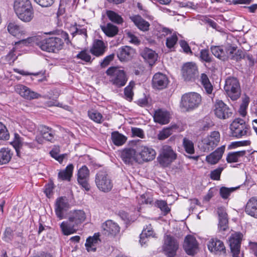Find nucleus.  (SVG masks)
I'll list each match as a JSON object with an SVG mask.
<instances>
[{
    "instance_id": "nucleus-6",
    "label": "nucleus",
    "mask_w": 257,
    "mask_h": 257,
    "mask_svg": "<svg viewBox=\"0 0 257 257\" xmlns=\"http://www.w3.org/2000/svg\"><path fill=\"white\" fill-rule=\"evenodd\" d=\"M95 182L98 189L103 192H109L113 187L112 181L105 171H100L96 174Z\"/></svg>"
},
{
    "instance_id": "nucleus-25",
    "label": "nucleus",
    "mask_w": 257,
    "mask_h": 257,
    "mask_svg": "<svg viewBox=\"0 0 257 257\" xmlns=\"http://www.w3.org/2000/svg\"><path fill=\"white\" fill-rule=\"evenodd\" d=\"M85 213L83 210H74L70 213L68 217L69 220L74 223L77 226L81 224L85 219Z\"/></svg>"
},
{
    "instance_id": "nucleus-48",
    "label": "nucleus",
    "mask_w": 257,
    "mask_h": 257,
    "mask_svg": "<svg viewBox=\"0 0 257 257\" xmlns=\"http://www.w3.org/2000/svg\"><path fill=\"white\" fill-rule=\"evenodd\" d=\"M59 149L58 148H54L50 152L51 156L61 164L64 159L66 157V154H59Z\"/></svg>"
},
{
    "instance_id": "nucleus-37",
    "label": "nucleus",
    "mask_w": 257,
    "mask_h": 257,
    "mask_svg": "<svg viewBox=\"0 0 257 257\" xmlns=\"http://www.w3.org/2000/svg\"><path fill=\"white\" fill-rule=\"evenodd\" d=\"M13 153L9 148L0 150V165L8 163L12 159Z\"/></svg>"
},
{
    "instance_id": "nucleus-34",
    "label": "nucleus",
    "mask_w": 257,
    "mask_h": 257,
    "mask_svg": "<svg viewBox=\"0 0 257 257\" xmlns=\"http://www.w3.org/2000/svg\"><path fill=\"white\" fill-rule=\"evenodd\" d=\"M74 166L70 164L66 168L59 171L58 174V178L61 181H70L72 176Z\"/></svg>"
},
{
    "instance_id": "nucleus-47",
    "label": "nucleus",
    "mask_w": 257,
    "mask_h": 257,
    "mask_svg": "<svg viewBox=\"0 0 257 257\" xmlns=\"http://www.w3.org/2000/svg\"><path fill=\"white\" fill-rule=\"evenodd\" d=\"M111 139L114 144L116 146H121L126 141V138L118 132L112 133Z\"/></svg>"
},
{
    "instance_id": "nucleus-64",
    "label": "nucleus",
    "mask_w": 257,
    "mask_h": 257,
    "mask_svg": "<svg viewBox=\"0 0 257 257\" xmlns=\"http://www.w3.org/2000/svg\"><path fill=\"white\" fill-rule=\"evenodd\" d=\"M142 232H145L146 233L145 235L148 237L152 236L153 237H156V234L154 232V230L151 224L147 226L146 228H144Z\"/></svg>"
},
{
    "instance_id": "nucleus-14",
    "label": "nucleus",
    "mask_w": 257,
    "mask_h": 257,
    "mask_svg": "<svg viewBox=\"0 0 257 257\" xmlns=\"http://www.w3.org/2000/svg\"><path fill=\"white\" fill-rule=\"evenodd\" d=\"M16 91L26 99L32 100L41 97V94L31 90L23 84H18L15 86Z\"/></svg>"
},
{
    "instance_id": "nucleus-35",
    "label": "nucleus",
    "mask_w": 257,
    "mask_h": 257,
    "mask_svg": "<svg viewBox=\"0 0 257 257\" xmlns=\"http://www.w3.org/2000/svg\"><path fill=\"white\" fill-rule=\"evenodd\" d=\"M40 132L43 138L46 141L53 142L55 140V131L52 128L43 125L41 127Z\"/></svg>"
},
{
    "instance_id": "nucleus-57",
    "label": "nucleus",
    "mask_w": 257,
    "mask_h": 257,
    "mask_svg": "<svg viewBox=\"0 0 257 257\" xmlns=\"http://www.w3.org/2000/svg\"><path fill=\"white\" fill-rule=\"evenodd\" d=\"M183 146L186 152L189 154H193V143L186 138L183 139Z\"/></svg>"
},
{
    "instance_id": "nucleus-7",
    "label": "nucleus",
    "mask_w": 257,
    "mask_h": 257,
    "mask_svg": "<svg viewBox=\"0 0 257 257\" xmlns=\"http://www.w3.org/2000/svg\"><path fill=\"white\" fill-rule=\"evenodd\" d=\"M11 144L15 149L17 155L19 157H21L22 154L25 153V150L26 148L32 149L36 147L35 142H25L24 138L17 133H15L14 140Z\"/></svg>"
},
{
    "instance_id": "nucleus-52",
    "label": "nucleus",
    "mask_w": 257,
    "mask_h": 257,
    "mask_svg": "<svg viewBox=\"0 0 257 257\" xmlns=\"http://www.w3.org/2000/svg\"><path fill=\"white\" fill-rule=\"evenodd\" d=\"M156 206L159 208L165 214L168 213L170 209L168 207L167 202L163 200H157L156 202Z\"/></svg>"
},
{
    "instance_id": "nucleus-18",
    "label": "nucleus",
    "mask_w": 257,
    "mask_h": 257,
    "mask_svg": "<svg viewBox=\"0 0 257 257\" xmlns=\"http://www.w3.org/2000/svg\"><path fill=\"white\" fill-rule=\"evenodd\" d=\"M167 76L162 73H156L152 79V85L155 88L163 89L166 88L168 84Z\"/></svg>"
},
{
    "instance_id": "nucleus-41",
    "label": "nucleus",
    "mask_w": 257,
    "mask_h": 257,
    "mask_svg": "<svg viewBox=\"0 0 257 257\" xmlns=\"http://www.w3.org/2000/svg\"><path fill=\"white\" fill-rule=\"evenodd\" d=\"M32 7L30 0H15L14 9L15 12Z\"/></svg>"
},
{
    "instance_id": "nucleus-21",
    "label": "nucleus",
    "mask_w": 257,
    "mask_h": 257,
    "mask_svg": "<svg viewBox=\"0 0 257 257\" xmlns=\"http://www.w3.org/2000/svg\"><path fill=\"white\" fill-rule=\"evenodd\" d=\"M218 215V229L220 231H225L228 228L227 214L224 207H220L217 208Z\"/></svg>"
},
{
    "instance_id": "nucleus-60",
    "label": "nucleus",
    "mask_w": 257,
    "mask_h": 257,
    "mask_svg": "<svg viewBox=\"0 0 257 257\" xmlns=\"http://www.w3.org/2000/svg\"><path fill=\"white\" fill-rule=\"evenodd\" d=\"M202 98L201 95L194 92V109L199 107L202 105Z\"/></svg>"
},
{
    "instance_id": "nucleus-50",
    "label": "nucleus",
    "mask_w": 257,
    "mask_h": 257,
    "mask_svg": "<svg viewBox=\"0 0 257 257\" xmlns=\"http://www.w3.org/2000/svg\"><path fill=\"white\" fill-rule=\"evenodd\" d=\"M174 126L166 127L160 131L158 135V138L160 140H164L173 134Z\"/></svg>"
},
{
    "instance_id": "nucleus-40",
    "label": "nucleus",
    "mask_w": 257,
    "mask_h": 257,
    "mask_svg": "<svg viewBox=\"0 0 257 257\" xmlns=\"http://www.w3.org/2000/svg\"><path fill=\"white\" fill-rule=\"evenodd\" d=\"M183 247L188 255H193V236L187 235L184 239Z\"/></svg>"
},
{
    "instance_id": "nucleus-39",
    "label": "nucleus",
    "mask_w": 257,
    "mask_h": 257,
    "mask_svg": "<svg viewBox=\"0 0 257 257\" xmlns=\"http://www.w3.org/2000/svg\"><path fill=\"white\" fill-rule=\"evenodd\" d=\"M101 30L104 34L112 37L116 35L118 33V28L111 23H108L106 26H101Z\"/></svg>"
},
{
    "instance_id": "nucleus-43",
    "label": "nucleus",
    "mask_w": 257,
    "mask_h": 257,
    "mask_svg": "<svg viewBox=\"0 0 257 257\" xmlns=\"http://www.w3.org/2000/svg\"><path fill=\"white\" fill-rule=\"evenodd\" d=\"M225 47L212 46L211 47L212 53L217 58L222 60H226V56L225 54Z\"/></svg>"
},
{
    "instance_id": "nucleus-10",
    "label": "nucleus",
    "mask_w": 257,
    "mask_h": 257,
    "mask_svg": "<svg viewBox=\"0 0 257 257\" xmlns=\"http://www.w3.org/2000/svg\"><path fill=\"white\" fill-rule=\"evenodd\" d=\"M176 158V154L171 147L165 145L162 148V152L158 158L159 163L166 167L170 164Z\"/></svg>"
},
{
    "instance_id": "nucleus-9",
    "label": "nucleus",
    "mask_w": 257,
    "mask_h": 257,
    "mask_svg": "<svg viewBox=\"0 0 257 257\" xmlns=\"http://www.w3.org/2000/svg\"><path fill=\"white\" fill-rule=\"evenodd\" d=\"M179 248V242L174 237L170 235L164 237L163 249L168 257H174Z\"/></svg>"
},
{
    "instance_id": "nucleus-24",
    "label": "nucleus",
    "mask_w": 257,
    "mask_h": 257,
    "mask_svg": "<svg viewBox=\"0 0 257 257\" xmlns=\"http://www.w3.org/2000/svg\"><path fill=\"white\" fill-rule=\"evenodd\" d=\"M15 13L18 18L25 23L31 22L34 18V13L33 7Z\"/></svg>"
},
{
    "instance_id": "nucleus-46",
    "label": "nucleus",
    "mask_w": 257,
    "mask_h": 257,
    "mask_svg": "<svg viewBox=\"0 0 257 257\" xmlns=\"http://www.w3.org/2000/svg\"><path fill=\"white\" fill-rule=\"evenodd\" d=\"M135 85V82L131 81L130 82L129 84L124 89L125 98L129 101H131L133 100L134 96L133 89Z\"/></svg>"
},
{
    "instance_id": "nucleus-56",
    "label": "nucleus",
    "mask_w": 257,
    "mask_h": 257,
    "mask_svg": "<svg viewBox=\"0 0 257 257\" xmlns=\"http://www.w3.org/2000/svg\"><path fill=\"white\" fill-rule=\"evenodd\" d=\"M250 142L249 141H241L232 142L228 146L229 149L236 148L240 146H246L249 145Z\"/></svg>"
},
{
    "instance_id": "nucleus-61",
    "label": "nucleus",
    "mask_w": 257,
    "mask_h": 257,
    "mask_svg": "<svg viewBox=\"0 0 257 257\" xmlns=\"http://www.w3.org/2000/svg\"><path fill=\"white\" fill-rule=\"evenodd\" d=\"M223 170L222 168H218L210 173V177L214 180H218L220 179L221 173Z\"/></svg>"
},
{
    "instance_id": "nucleus-17",
    "label": "nucleus",
    "mask_w": 257,
    "mask_h": 257,
    "mask_svg": "<svg viewBox=\"0 0 257 257\" xmlns=\"http://www.w3.org/2000/svg\"><path fill=\"white\" fill-rule=\"evenodd\" d=\"M209 250L215 254H219L225 253V247L223 242L217 239H210L207 244Z\"/></svg>"
},
{
    "instance_id": "nucleus-30",
    "label": "nucleus",
    "mask_w": 257,
    "mask_h": 257,
    "mask_svg": "<svg viewBox=\"0 0 257 257\" xmlns=\"http://www.w3.org/2000/svg\"><path fill=\"white\" fill-rule=\"evenodd\" d=\"M182 79L185 81H189L193 77V63L187 62L183 64L181 70Z\"/></svg>"
},
{
    "instance_id": "nucleus-1",
    "label": "nucleus",
    "mask_w": 257,
    "mask_h": 257,
    "mask_svg": "<svg viewBox=\"0 0 257 257\" xmlns=\"http://www.w3.org/2000/svg\"><path fill=\"white\" fill-rule=\"evenodd\" d=\"M106 73L109 76V82L117 88L124 86L127 81L128 77L125 72L118 67H109Z\"/></svg>"
},
{
    "instance_id": "nucleus-42",
    "label": "nucleus",
    "mask_w": 257,
    "mask_h": 257,
    "mask_svg": "<svg viewBox=\"0 0 257 257\" xmlns=\"http://www.w3.org/2000/svg\"><path fill=\"white\" fill-rule=\"evenodd\" d=\"M246 151H240L229 153L226 157V161L228 163L237 162L239 159L245 155Z\"/></svg>"
},
{
    "instance_id": "nucleus-11",
    "label": "nucleus",
    "mask_w": 257,
    "mask_h": 257,
    "mask_svg": "<svg viewBox=\"0 0 257 257\" xmlns=\"http://www.w3.org/2000/svg\"><path fill=\"white\" fill-rule=\"evenodd\" d=\"M90 172L87 167L82 166L77 171V180L78 183L86 191H89L90 188L88 183L89 180Z\"/></svg>"
},
{
    "instance_id": "nucleus-8",
    "label": "nucleus",
    "mask_w": 257,
    "mask_h": 257,
    "mask_svg": "<svg viewBox=\"0 0 257 257\" xmlns=\"http://www.w3.org/2000/svg\"><path fill=\"white\" fill-rule=\"evenodd\" d=\"M215 115L220 119H226L232 114L231 108L221 100H216L214 104Z\"/></svg>"
},
{
    "instance_id": "nucleus-23",
    "label": "nucleus",
    "mask_w": 257,
    "mask_h": 257,
    "mask_svg": "<svg viewBox=\"0 0 257 257\" xmlns=\"http://www.w3.org/2000/svg\"><path fill=\"white\" fill-rule=\"evenodd\" d=\"M130 19L139 30L144 32L149 30L150 26L149 23L143 19L141 16L139 15H133L130 16Z\"/></svg>"
},
{
    "instance_id": "nucleus-32",
    "label": "nucleus",
    "mask_w": 257,
    "mask_h": 257,
    "mask_svg": "<svg viewBox=\"0 0 257 257\" xmlns=\"http://www.w3.org/2000/svg\"><path fill=\"white\" fill-rule=\"evenodd\" d=\"M100 241L98 233H94L93 236H89L86 239L85 245L88 251H95L96 246Z\"/></svg>"
},
{
    "instance_id": "nucleus-22",
    "label": "nucleus",
    "mask_w": 257,
    "mask_h": 257,
    "mask_svg": "<svg viewBox=\"0 0 257 257\" xmlns=\"http://www.w3.org/2000/svg\"><path fill=\"white\" fill-rule=\"evenodd\" d=\"M180 106L182 111H188L193 108V94L191 92L185 93L182 96Z\"/></svg>"
},
{
    "instance_id": "nucleus-59",
    "label": "nucleus",
    "mask_w": 257,
    "mask_h": 257,
    "mask_svg": "<svg viewBox=\"0 0 257 257\" xmlns=\"http://www.w3.org/2000/svg\"><path fill=\"white\" fill-rule=\"evenodd\" d=\"M34 2L43 8H47L51 6L55 0H34Z\"/></svg>"
},
{
    "instance_id": "nucleus-12",
    "label": "nucleus",
    "mask_w": 257,
    "mask_h": 257,
    "mask_svg": "<svg viewBox=\"0 0 257 257\" xmlns=\"http://www.w3.org/2000/svg\"><path fill=\"white\" fill-rule=\"evenodd\" d=\"M70 205L66 197H60L56 202L55 213L58 218L62 219L66 218V213L69 209Z\"/></svg>"
},
{
    "instance_id": "nucleus-63",
    "label": "nucleus",
    "mask_w": 257,
    "mask_h": 257,
    "mask_svg": "<svg viewBox=\"0 0 257 257\" xmlns=\"http://www.w3.org/2000/svg\"><path fill=\"white\" fill-rule=\"evenodd\" d=\"M132 133L134 136L138 137L141 138H144V133L143 130L137 128V127H132Z\"/></svg>"
},
{
    "instance_id": "nucleus-13",
    "label": "nucleus",
    "mask_w": 257,
    "mask_h": 257,
    "mask_svg": "<svg viewBox=\"0 0 257 257\" xmlns=\"http://www.w3.org/2000/svg\"><path fill=\"white\" fill-rule=\"evenodd\" d=\"M243 235L240 232H235L230 237L229 241L233 257H239L241 241Z\"/></svg>"
},
{
    "instance_id": "nucleus-38",
    "label": "nucleus",
    "mask_w": 257,
    "mask_h": 257,
    "mask_svg": "<svg viewBox=\"0 0 257 257\" xmlns=\"http://www.w3.org/2000/svg\"><path fill=\"white\" fill-rule=\"evenodd\" d=\"M133 50L128 46L120 48L117 52V57L120 61L128 59L132 55Z\"/></svg>"
},
{
    "instance_id": "nucleus-44",
    "label": "nucleus",
    "mask_w": 257,
    "mask_h": 257,
    "mask_svg": "<svg viewBox=\"0 0 257 257\" xmlns=\"http://www.w3.org/2000/svg\"><path fill=\"white\" fill-rule=\"evenodd\" d=\"M106 14L109 20L112 22L117 24H121L123 23L122 18L115 12L108 10L106 11Z\"/></svg>"
},
{
    "instance_id": "nucleus-28",
    "label": "nucleus",
    "mask_w": 257,
    "mask_h": 257,
    "mask_svg": "<svg viewBox=\"0 0 257 257\" xmlns=\"http://www.w3.org/2000/svg\"><path fill=\"white\" fill-rule=\"evenodd\" d=\"M141 56L151 66L155 64L158 58V55L155 51L148 48H145L142 51Z\"/></svg>"
},
{
    "instance_id": "nucleus-62",
    "label": "nucleus",
    "mask_w": 257,
    "mask_h": 257,
    "mask_svg": "<svg viewBox=\"0 0 257 257\" xmlns=\"http://www.w3.org/2000/svg\"><path fill=\"white\" fill-rule=\"evenodd\" d=\"M200 58L206 62H210L211 60L209 54L208 50L206 49L202 50L200 52Z\"/></svg>"
},
{
    "instance_id": "nucleus-49",
    "label": "nucleus",
    "mask_w": 257,
    "mask_h": 257,
    "mask_svg": "<svg viewBox=\"0 0 257 257\" xmlns=\"http://www.w3.org/2000/svg\"><path fill=\"white\" fill-rule=\"evenodd\" d=\"M239 188V186L235 187L227 188L222 187L220 189V195L223 199H227L230 195V193Z\"/></svg>"
},
{
    "instance_id": "nucleus-54",
    "label": "nucleus",
    "mask_w": 257,
    "mask_h": 257,
    "mask_svg": "<svg viewBox=\"0 0 257 257\" xmlns=\"http://www.w3.org/2000/svg\"><path fill=\"white\" fill-rule=\"evenodd\" d=\"M178 41V37L176 34H173L171 36L169 37L166 39V46L171 49L173 48Z\"/></svg>"
},
{
    "instance_id": "nucleus-58",
    "label": "nucleus",
    "mask_w": 257,
    "mask_h": 257,
    "mask_svg": "<svg viewBox=\"0 0 257 257\" xmlns=\"http://www.w3.org/2000/svg\"><path fill=\"white\" fill-rule=\"evenodd\" d=\"M13 239V231L10 227H7L4 234V240L10 242Z\"/></svg>"
},
{
    "instance_id": "nucleus-53",
    "label": "nucleus",
    "mask_w": 257,
    "mask_h": 257,
    "mask_svg": "<svg viewBox=\"0 0 257 257\" xmlns=\"http://www.w3.org/2000/svg\"><path fill=\"white\" fill-rule=\"evenodd\" d=\"M10 135L6 126L0 122V140H8Z\"/></svg>"
},
{
    "instance_id": "nucleus-33",
    "label": "nucleus",
    "mask_w": 257,
    "mask_h": 257,
    "mask_svg": "<svg viewBox=\"0 0 257 257\" xmlns=\"http://www.w3.org/2000/svg\"><path fill=\"white\" fill-rule=\"evenodd\" d=\"M7 29L8 32L15 37H21L26 33L24 28L15 23H9Z\"/></svg>"
},
{
    "instance_id": "nucleus-3",
    "label": "nucleus",
    "mask_w": 257,
    "mask_h": 257,
    "mask_svg": "<svg viewBox=\"0 0 257 257\" xmlns=\"http://www.w3.org/2000/svg\"><path fill=\"white\" fill-rule=\"evenodd\" d=\"M220 140V133L214 131L211 132L198 143V147L203 152H209L216 148Z\"/></svg>"
},
{
    "instance_id": "nucleus-5",
    "label": "nucleus",
    "mask_w": 257,
    "mask_h": 257,
    "mask_svg": "<svg viewBox=\"0 0 257 257\" xmlns=\"http://www.w3.org/2000/svg\"><path fill=\"white\" fill-rule=\"evenodd\" d=\"M231 136L236 138H240L246 136L249 133V126L245 121L240 118L235 119L230 125Z\"/></svg>"
},
{
    "instance_id": "nucleus-4",
    "label": "nucleus",
    "mask_w": 257,
    "mask_h": 257,
    "mask_svg": "<svg viewBox=\"0 0 257 257\" xmlns=\"http://www.w3.org/2000/svg\"><path fill=\"white\" fill-rule=\"evenodd\" d=\"M224 89L228 97L233 101L236 100L240 96L239 83L234 77H228L226 79Z\"/></svg>"
},
{
    "instance_id": "nucleus-26",
    "label": "nucleus",
    "mask_w": 257,
    "mask_h": 257,
    "mask_svg": "<svg viewBox=\"0 0 257 257\" xmlns=\"http://www.w3.org/2000/svg\"><path fill=\"white\" fill-rule=\"evenodd\" d=\"M170 113L164 110L158 109L154 113V121L161 124H165L170 121Z\"/></svg>"
},
{
    "instance_id": "nucleus-27",
    "label": "nucleus",
    "mask_w": 257,
    "mask_h": 257,
    "mask_svg": "<svg viewBox=\"0 0 257 257\" xmlns=\"http://www.w3.org/2000/svg\"><path fill=\"white\" fill-rule=\"evenodd\" d=\"M106 46L104 43L100 40L94 41L90 51L91 54L98 57L102 55L105 51Z\"/></svg>"
},
{
    "instance_id": "nucleus-36",
    "label": "nucleus",
    "mask_w": 257,
    "mask_h": 257,
    "mask_svg": "<svg viewBox=\"0 0 257 257\" xmlns=\"http://www.w3.org/2000/svg\"><path fill=\"white\" fill-rule=\"evenodd\" d=\"M200 81L204 87L206 94L208 95L211 94L212 93L213 87L206 74L202 73L201 74Z\"/></svg>"
},
{
    "instance_id": "nucleus-31",
    "label": "nucleus",
    "mask_w": 257,
    "mask_h": 257,
    "mask_svg": "<svg viewBox=\"0 0 257 257\" xmlns=\"http://www.w3.org/2000/svg\"><path fill=\"white\" fill-rule=\"evenodd\" d=\"M77 225L72 223L69 220L63 221L60 224V228L62 233L65 235H68L76 232Z\"/></svg>"
},
{
    "instance_id": "nucleus-19",
    "label": "nucleus",
    "mask_w": 257,
    "mask_h": 257,
    "mask_svg": "<svg viewBox=\"0 0 257 257\" xmlns=\"http://www.w3.org/2000/svg\"><path fill=\"white\" fill-rule=\"evenodd\" d=\"M139 156L141 157V163L144 162L151 161L155 158L156 151L151 147L142 146L140 149Z\"/></svg>"
},
{
    "instance_id": "nucleus-51",
    "label": "nucleus",
    "mask_w": 257,
    "mask_h": 257,
    "mask_svg": "<svg viewBox=\"0 0 257 257\" xmlns=\"http://www.w3.org/2000/svg\"><path fill=\"white\" fill-rule=\"evenodd\" d=\"M76 58L81 59L85 62H91V57L89 53L86 50H84L80 52L77 54Z\"/></svg>"
},
{
    "instance_id": "nucleus-15",
    "label": "nucleus",
    "mask_w": 257,
    "mask_h": 257,
    "mask_svg": "<svg viewBox=\"0 0 257 257\" xmlns=\"http://www.w3.org/2000/svg\"><path fill=\"white\" fill-rule=\"evenodd\" d=\"M120 157L125 164H133L134 162L141 164L140 159L138 158L135 149L132 148L123 149L120 153Z\"/></svg>"
},
{
    "instance_id": "nucleus-29",
    "label": "nucleus",
    "mask_w": 257,
    "mask_h": 257,
    "mask_svg": "<svg viewBox=\"0 0 257 257\" xmlns=\"http://www.w3.org/2000/svg\"><path fill=\"white\" fill-rule=\"evenodd\" d=\"M245 211L248 215L257 218V198L251 197L247 201Z\"/></svg>"
},
{
    "instance_id": "nucleus-45",
    "label": "nucleus",
    "mask_w": 257,
    "mask_h": 257,
    "mask_svg": "<svg viewBox=\"0 0 257 257\" xmlns=\"http://www.w3.org/2000/svg\"><path fill=\"white\" fill-rule=\"evenodd\" d=\"M88 115L90 119L96 123H100L104 120L101 113L95 110H89Z\"/></svg>"
},
{
    "instance_id": "nucleus-16",
    "label": "nucleus",
    "mask_w": 257,
    "mask_h": 257,
    "mask_svg": "<svg viewBox=\"0 0 257 257\" xmlns=\"http://www.w3.org/2000/svg\"><path fill=\"white\" fill-rule=\"evenodd\" d=\"M103 233L106 235L115 236L119 232L118 225L111 220H107L101 225Z\"/></svg>"
},
{
    "instance_id": "nucleus-20",
    "label": "nucleus",
    "mask_w": 257,
    "mask_h": 257,
    "mask_svg": "<svg viewBox=\"0 0 257 257\" xmlns=\"http://www.w3.org/2000/svg\"><path fill=\"white\" fill-rule=\"evenodd\" d=\"M225 146L223 145L206 157V162L211 165L217 163L221 159L224 152Z\"/></svg>"
},
{
    "instance_id": "nucleus-2",
    "label": "nucleus",
    "mask_w": 257,
    "mask_h": 257,
    "mask_svg": "<svg viewBox=\"0 0 257 257\" xmlns=\"http://www.w3.org/2000/svg\"><path fill=\"white\" fill-rule=\"evenodd\" d=\"M63 41L58 37L45 38L37 43V45L43 51L47 52H56L63 47Z\"/></svg>"
},
{
    "instance_id": "nucleus-55",
    "label": "nucleus",
    "mask_w": 257,
    "mask_h": 257,
    "mask_svg": "<svg viewBox=\"0 0 257 257\" xmlns=\"http://www.w3.org/2000/svg\"><path fill=\"white\" fill-rule=\"evenodd\" d=\"M225 54L226 56V60L228 59H232L236 51V47L232 46H227L225 47Z\"/></svg>"
}]
</instances>
